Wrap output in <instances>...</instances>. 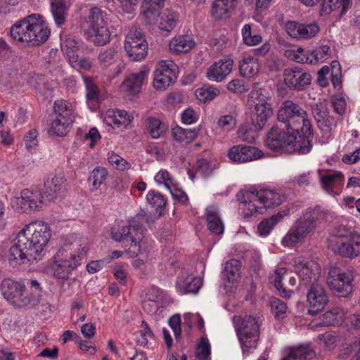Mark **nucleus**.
<instances>
[{
	"label": "nucleus",
	"instance_id": "nucleus-27",
	"mask_svg": "<svg viewBox=\"0 0 360 360\" xmlns=\"http://www.w3.org/2000/svg\"><path fill=\"white\" fill-rule=\"evenodd\" d=\"M60 38L61 50L67 56L69 63L73 64L77 62V54L76 52L78 49V42L75 36L63 32L60 34Z\"/></svg>",
	"mask_w": 360,
	"mask_h": 360
},
{
	"label": "nucleus",
	"instance_id": "nucleus-59",
	"mask_svg": "<svg viewBox=\"0 0 360 360\" xmlns=\"http://www.w3.org/2000/svg\"><path fill=\"white\" fill-rule=\"evenodd\" d=\"M217 124L224 131H229L236 126V120L232 115H224L219 119Z\"/></svg>",
	"mask_w": 360,
	"mask_h": 360
},
{
	"label": "nucleus",
	"instance_id": "nucleus-40",
	"mask_svg": "<svg viewBox=\"0 0 360 360\" xmlns=\"http://www.w3.org/2000/svg\"><path fill=\"white\" fill-rule=\"evenodd\" d=\"M354 233H358L356 231H352L350 229L345 226H339L336 227L333 231V233L328 240V248L330 249L335 247V245H338L339 242L340 243L344 241Z\"/></svg>",
	"mask_w": 360,
	"mask_h": 360
},
{
	"label": "nucleus",
	"instance_id": "nucleus-55",
	"mask_svg": "<svg viewBox=\"0 0 360 360\" xmlns=\"http://www.w3.org/2000/svg\"><path fill=\"white\" fill-rule=\"evenodd\" d=\"M211 348L207 338L202 337L197 346L195 351L196 358L199 360H210Z\"/></svg>",
	"mask_w": 360,
	"mask_h": 360
},
{
	"label": "nucleus",
	"instance_id": "nucleus-22",
	"mask_svg": "<svg viewBox=\"0 0 360 360\" xmlns=\"http://www.w3.org/2000/svg\"><path fill=\"white\" fill-rule=\"evenodd\" d=\"M148 75L149 71L146 68H141L138 72L129 75L122 82L121 90L128 95L139 94L142 85L147 81Z\"/></svg>",
	"mask_w": 360,
	"mask_h": 360
},
{
	"label": "nucleus",
	"instance_id": "nucleus-6",
	"mask_svg": "<svg viewBox=\"0 0 360 360\" xmlns=\"http://www.w3.org/2000/svg\"><path fill=\"white\" fill-rule=\"evenodd\" d=\"M154 221L155 218L151 213L144 210H140L136 215L129 221L128 226H123L120 230L112 232V238L115 241L130 240L131 244L128 253L131 257L137 256L141 251L140 242L144 235L143 223L145 222L150 226Z\"/></svg>",
	"mask_w": 360,
	"mask_h": 360
},
{
	"label": "nucleus",
	"instance_id": "nucleus-60",
	"mask_svg": "<svg viewBox=\"0 0 360 360\" xmlns=\"http://www.w3.org/2000/svg\"><path fill=\"white\" fill-rule=\"evenodd\" d=\"M311 178L309 172L299 174L289 181V184L294 187L305 188L311 184Z\"/></svg>",
	"mask_w": 360,
	"mask_h": 360
},
{
	"label": "nucleus",
	"instance_id": "nucleus-1",
	"mask_svg": "<svg viewBox=\"0 0 360 360\" xmlns=\"http://www.w3.org/2000/svg\"><path fill=\"white\" fill-rule=\"evenodd\" d=\"M278 120L284 124L283 128L271 127L265 141L267 148L281 153H308L312 148L313 134L306 111L286 101L278 112Z\"/></svg>",
	"mask_w": 360,
	"mask_h": 360
},
{
	"label": "nucleus",
	"instance_id": "nucleus-42",
	"mask_svg": "<svg viewBox=\"0 0 360 360\" xmlns=\"http://www.w3.org/2000/svg\"><path fill=\"white\" fill-rule=\"evenodd\" d=\"M344 318V311L339 307H335L322 315L321 323L324 326H338L342 323Z\"/></svg>",
	"mask_w": 360,
	"mask_h": 360
},
{
	"label": "nucleus",
	"instance_id": "nucleus-49",
	"mask_svg": "<svg viewBox=\"0 0 360 360\" xmlns=\"http://www.w3.org/2000/svg\"><path fill=\"white\" fill-rule=\"evenodd\" d=\"M283 218V215L278 213L270 218L262 220L257 226L258 232L261 236L268 235L274 226Z\"/></svg>",
	"mask_w": 360,
	"mask_h": 360
},
{
	"label": "nucleus",
	"instance_id": "nucleus-43",
	"mask_svg": "<svg viewBox=\"0 0 360 360\" xmlns=\"http://www.w3.org/2000/svg\"><path fill=\"white\" fill-rule=\"evenodd\" d=\"M177 14L170 10H165L160 15L159 28L167 32H171L176 25Z\"/></svg>",
	"mask_w": 360,
	"mask_h": 360
},
{
	"label": "nucleus",
	"instance_id": "nucleus-14",
	"mask_svg": "<svg viewBox=\"0 0 360 360\" xmlns=\"http://www.w3.org/2000/svg\"><path fill=\"white\" fill-rule=\"evenodd\" d=\"M316 229V226L304 214L302 217L295 221L283 238L281 243L285 247H292L314 233Z\"/></svg>",
	"mask_w": 360,
	"mask_h": 360
},
{
	"label": "nucleus",
	"instance_id": "nucleus-15",
	"mask_svg": "<svg viewBox=\"0 0 360 360\" xmlns=\"http://www.w3.org/2000/svg\"><path fill=\"white\" fill-rule=\"evenodd\" d=\"M353 276L349 273L342 272L336 266L329 269L327 284L329 288L340 294L341 297H347L352 292Z\"/></svg>",
	"mask_w": 360,
	"mask_h": 360
},
{
	"label": "nucleus",
	"instance_id": "nucleus-33",
	"mask_svg": "<svg viewBox=\"0 0 360 360\" xmlns=\"http://www.w3.org/2000/svg\"><path fill=\"white\" fill-rule=\"evenodd\" d=\"M206 219L207 228L212 233L217 235L223 233L224 227L217 208L214 207L207 208Z\"/></svg>",
	"mask_w": 360,
	"mask_h": 360
},
{
	"label": "nucleus",
	"instance_id": "nucleus-23",
	"mask_svg": "<svg viewBox=\"0 0 360 360\" xmlns=\"http://www.w3.org/2000/svg\"><path fill=\"white\" fill-rule=\"evenodd\" d=\"M330 249L335 253L347 258L356 257L360 255V234L354 233Z\"/></svg>",
	"mask_w": 360,
	"mask_h": 360
},
{
	"label": "nucleus",
	"instance_id": "nucleus-45",
	"mask_svg": "<svg viewBox=\"0 0 360 360\" xmlns=\"http://www.w3.org/2000/svg\"><path fill=\"white\" fill-rule=\"evenodd\" d=\"M51 11L56 25H61L65 21L67 7L63 0H52Z\"/></svg>",
	"mask_w": 360,
	"mask_h": 360
},
{
	"label": "nucleus",
	"instance_id": "nucleus-4",
	"mask_svg": "<svg viewBox=\"0 0 360 360\" xmlns=\"http://www.w3.org/2000/svg\"><path fill=\"white\" fill-rule=\"evenodd\" d=\"M236 196L241 214L245 219L255 213L264 214L267 209L281 205L285 199L281 192L270 189L240 191Z\"/></svg>",
	"mask_w": 360,
	"mask_h": 360
},
{
	"label": "nucleus",
	"instance_id": "nucleus-48",
	"mask_svg": "<svg viewBox=\"0 0 360 360\" xmlns=\"http://www.w3.org/2000/svg\"><path fill=\"white\" fill-rule=\"evenodd\" d=\"M224 276L229 283H234L240 276V262L237 259H231L226 262L224 271Z\"/></svg>",
	"mask_w": 360,
	"mask_h": 360
},
{
	"label": "nucleus",
	"instance_id": "nucleus-57",
	"mask_svg": "<svg viewBox=\"0 0 360 360\" xmlns=\"http://www.w3.org/2000/svg\"><path fill=\"white\" fill-rule=\"evenodd\" d=\"M108 159L110 165L115 166L120 170L124 171L130 168V164L114 152L108 153Z\"/></svg>",
	"mask_w": 360,
	"mask_h": 360
},
{
	"label": "nucleus",
	"instance_id": "nucleus-35",
	"mask_svg": "<svg viewBox=\"0 0 360 360\" xmlns=\"http://www.w3.org/2000/svg\"><path fill=\"white\" fill-rule=\"evenodd\" d=\"M350 4V0H323L321 15H327L333 11L340 10V15H342L346 13Z\"/></svg>",
	"mask_w": 360,
	"mask_h": 360
},
{
	"label": "nucleus",
	"instance_id": "nucleus-30",
	"mask_svg": "<svg viewBox=\"0 0 360 360\" xmlns=\"http://www.w3.org/2000/svg\"><path fill=\"white\" fill-rule=\"evenodd\" d=\"M202 279L191 276H181L176 281V290L180 294L196 293L202 285Z\"/></svg>",
	"mask_w": 360,
	"mask_h": 360
},
{
	"label": "nucleus",
	"instance_id": "nucleus-32",
	"mask_svg": "<svg viewBox=\"0 0 360 360\" xmlns=\"http://www.w3.org/2000/svg\"><path fill=\"white\" fill-rule=\"evenodd\" d=\"M106 124L117 127H126L131 123L130 115L123 110H108L105 117Z\"/></svg>",
	"mask_w": 360,
	"mask_h": 360
},
{
	"label": "nucleus",
	"instance_id": "nucleus-51",
	"mask_svg": "<svg viewBox=\"0 0 360 360\" xmlns=\"http://www.w3.org/2000/svg\"><path fill=\"white\" fill-rule=\"evenodd\" d=\"M241 34L244 44L249 46L257 45L262 41L260 35H252V27L249 24H245L243 27Z\"/></svg>",
	"mask_w": 360,
	"mask_h": 360
},
{
	"label": "nucleus",
	"instance_id": "nucleus-8",
	"mask_svg": "<svg viewBox=\"0 0 360 360\" xmlns=\"http://www.w3.org/2000/svg\"><path fill=\"white\" fill-rule=\"evenodd\" d=\"M249 98L255 103L252 124L256 129H262L274 115V110L269 103V94L266 89L255 84L249 94Z\"/></svg>",
	"mask_w": 360,
	"mask_h": 360
},
{
	"label": "nucleus",
	"instance_id": "nucleus-41",
	"mask_svg": "<svg viewBox=\"0 0 360 360\" xmlns=\"http://www.w3.org/2000/svg\"><path fill=\"white\" fill-rule=\"evenodd\" d=\"M198 129H183L176 127L172 129L174 139L181 145H186L193 141L198 135Z\"/></svg>",
	"mask_w": 360,
	"mask_h": 360
},
{
	"label": "nucleus",
	"instance_id": "nucleus-62",
	"mask_svg": "<svg viewBox=\"0 0 360 360\" xmlns=\"http://www.w3.org/2000/svg\"><path fill=\"white\" fill-rule=\"evenodd\" d=\"M38 132L36 129H32L26 133L25 136V143L28 150H32L38 145Z\"/></svg>",
	"mask_w": 360,
	"mask_h": 360
},
{
	"label": "nucleus",
	"instance_id": "nucleus-20",
	"mask_svg": "<svg viewBox=\"0 0 360 360\" xmlns=\"http://www.w3.org/2000/svg\"><path fill=\"white\" fill-rule=\"evenodd\" d=\"M262 150L253 146L236 145L231 147L227 153L229 159L234 162L243 163L257 160L263 156Z\"/></svg>",
	"mask_w": 360,
	"mask_h": 360
},
{
	"label": "nucleus",
	"instance_id": "nucleus-7",
	"mask_svg": "<svg viewBox=\"0 0 360 360\" xmlns=\"http://www.w3.org/2000/svg\"><path fill=\"white\" fill-rule=\"evenodd\" d=\"M262 321V317L259 316L238 315L233 316V321L235 329L244 352L248 349L257 347Z\"/></svg>",
	"mask_w": 360,
	"mask_h": 360
},
{
	"label": "nucleus",
	"instance_id": "nucleus-16",
	"mask_svg": "<svg viewBox=\"0 0 360 360\" xmlns=\"http://www.w3.org/2000/svg\"><path fill=\"white\" fill-rule=\"evenodd\" d=\"M176 79V65L172 61H161L154 74L153 86L158 90L165 89Z\"/></svg>",
	"mask_w": 360,
	"mask_h": 360
},
{
	"label": "nucleus",
	"instance_id": "nucleus-13",
	"mask_svg": "<svg viewBox=\"0 0 360 360\" xmlns=\"http://www.w3.org/2000/svg\"><path fill=\"white\" fill-rule=\"evenodd\" d=\"M124 49L131 60L139 61L146 58L148 43L140 30L134 27L129 30L125 38Z\"/></svg>",
	"mask_w": 360,
	"mask_h": 360
},
{
	"label": "nucleus",
	"instance_id": "nucleus-34",
	"mask_svg": "<svg viewBox=\"0 0 360 360\" xmlns=\"http://www.w3.org/2000/svg\"><path fill=\"white\" fill-rule=\"evenodd\" d=\"M120 58L119 52L115 47L102 49L97 56L98 63L102 68H108L115 64Z\"/></svg>",
	"mask_w": 360,
	"mask_h": 360
},
{
	"label": "nucleus",
	"instance_id": "nucleus-25",
	"mask_svg": "<svg viewBox=\"0 0 360 360\" xmlns=\"http://www.w3.org/2000/svg\"><path fill=\"white\" fill-rule=\"evenodd\" d=\"M237 0H215L211 8V16L215 20L227 19L236 6Z\"/></svg>",
	"mask_w": 360,
	"mask_h": 360
},
{
	"label": "nucleus",
	"instance_id": "nucleus-64",
	"mask_svg": "<svg viewBox=\"0 0 360 360\" xmlns=\"http://www.w3.org/2000/svg\"><path fill=\"white\" fill-rule=\"evenodd\" d=\"M316 122L321 129L326 132L331 131L336 125L335 119L328 114Z\"/></svg>",
	"mask_w": 360,
	"mask_h": 360
},
{
	"label": "nucleus",
	"instance_id": "nucleus-61",
	"mask_svg": "<svg viewBox=\"0 0 360 360\" xmlns=\"http://www.w3.org/2000/svg\"><path fill=\"white\" fill-rule=\"evenodd\" d=\"M331 82L335 88H340L342 86L341 68L340 63L337 61L332 63Z\"/></svg>",
	"mask_w": 360,
	"mask_h": 360
},
{
	"label": "nucleus",
	"instance_id": "nucleus-11",
	"mask_svg": "<svg viewBox=\"0 0 360 360\" xmlns=\"http://www.w3.org/2000/svg\"><path fill=\"white\" fill-rule=\"evenodd\" d=\"M20 231H25L28 245L35 257L37 258L41 256L51 236L49 224L42 221H34L27 224Z\"/></svg>",
	"mask_w": 360,
	"mask_h": 360
},
{
	"label": "nucleus",
	"instance_id": "nucleus-28",
	"mask_svg": "<svg viewBox=\"0 0 360 360\" xmlns=\"http://www.w3.org/2000/svg\"><path fill=\"white\" fill-rule=\"evenodd\" d=\"M318 174L322 188L328 193H332L335 188L343 184L344 175L340 171H333L322 174L321 171L319 170Z\"/></svg>",
	"mask_w": 360,
	"mask_h": 360
},
{
	"label": "nucleus",
	"instance_id": "nucleus-5",
	"mask_svg": "<svg viewBox=\"0 0 360 360\" xmlns=\"http://www.w3.org/2000/svg\"><path fill=\"white\" fill-rule=\"evenodd\" d=\"M11 37L29 46H39L50 36V30L41 15L32 14L16 22L10 30Z\"/></svg>",
	"mask_w": 360,
	"mask_h": 360
},
{
	"label": "nucleus",
	"instance_id": "nucleus-3",
	"mask_svg": "<svg viewBox=\"0 0 360 360\" xmlns=\"http://www.w3.org/2000/svg\"><path fill=\"white\" fill-rule=\"evenodd\" d=\"M0 290L10 304L19 308L36 305L42 292L40 283L37 280L30 279L18 281L4 278L1 283Z\"/></svg>",
	"mask_w": 360,
	"mask_h": 360
},
{
	"label": "nucleus",
	"instance_id": "nucleus-37",
	"mask_svg": "<svg viewBox=\"0 0 360 360\" xmlns=\"http://www.w3.org/2000/svg\"><path fill=\"white\" fill-rule=\"evenodd\" d=\"M315 352L308 345H301L291 348L288 355L284 360H308L315 356Z\"/></svg>",
	"mask_w": 360,
	"mask_h": 360
},
{
	"label": "nucleus",
	"instance_id": "nucleus-10",
	"mask_svg": "<svg viewBox=\"0 0 360 360\" xmlns=\"http://www.w3.org/2000/svg\"><path fill=\"white\" fill-rule=\"evenodd\" d=\"M75 105L64 99L56 100L53 104L55 119L49 129V134L57 136H65L75 119Z\"/></svg>",
	"mask_w": 360,
	"mask_h": 360
},
{
	"label": "nucleus",
	"instance_id": "nucleus-21",
	"mask_svg": "<svg viewBox=\"0 0 360 360\" xmlns=\"http://www.w3.org/2000/svg\"><path fill=\"white\" fill-rule=\"evenodd\" d=\"M285 31L292 38L307 39L314 37L320 30L317 23L302 24L296 21H289L285 24Z\"/></svg>",
	"mask_w": 360,
	"mask_h": 360
},
{
	"label": "nucleus",
	"instance_id": "nucleus-54",
	"mask_svg": "<svg viewBox=\"0 0 360 360\" xmlns=\"http://www.w3.org/2000/svg\"><path fill=\"white\" fill-rule=\"evenodd\" d=\"M304 214L317 226L318 223L326 219L329 212L320 206H316L307 211Z\"/></svg>",
	"mask_w": 360,
	"mask_h": 360
},
{
	"label": "nucleus",
	"instance_id": "nucleus-17",
	"mask_svg": "<svg viewBox=\"0 0 360 360\" xmlns=\"http://www.w3.org/2000/svg\"><path fill=\"white\" fill-rule=\"evenodd\" d=\"M295 271L298 275L301 283L307 287L319 283L321 267L314 261L298 262L295 265Z\"/></svg>",
	"mask_w": 360,
	"mask_h": 360
},
{
	"label": "nucleus",
	"instance_id": "nucleus-50",
	"mask_svg": "<svg viewBox=\"0 0 360 360\" xmlns=\"http://www.w3.org/2000/svg\"><path fill=\"white\" fill-rule=\"evenodd\" d=\"M260 129H256L255 127L248 125L241 126L238 131V136L243 141L253 143L258 137V131Z\"/></svg>",
	"mask_w": 360,
	"mask_h": 360
},
{
	"label": "nucleus",
	"instance_id": "nucleus-63",
	"mask_svg": "<svg viewBox=\"0 0 360 360\" xmlns=\"http://www.w3.org/2000/svg\"><path fill=\"white\" fill-rule=\"evenodd\" d=\"M229 90L233 93H243L248 90V86L244 80L240 79H234L231 80L227 85Z\"/></svg>",
	"mask_w": 360,
	"mask_h": 360
},
{
	"label": "nucleus",
	"instance_id": "nucleus-47",
	"mask_svg": "<svg viewBox=\"0 0 360 360\" xmlns=\"http://www.w3.org/2000/svg\"><path fill=\"white\" fill-rule=\"evenodd\" d=\"M217 167L218 162L216 160L201 158L196 162L195 171L202 176L207 177L211 175Z\"/></svg>",
	"mask_w": 360,
	"mask_h": 360
},
{
	"label": "nucleus",
	"instance_id": "nucleus-12",
	"mask_svg": "<svg viewBox=\"0 0 360 360\" xmlns=\"http://www.w3.org/2000/svg\"><path fill=\"white\" fill-rule=\"evenodd\" d=\"M25 231H20L4 257L9 265L12 267H17L26 262L37 258L32 251V248L28 245V240L24 235Z\"/></svg>",
	"mask_w": 360,
	"mask_h": 360
},
{
	"label": "nucleus",
	"instance_id": "nucleus-52",
	"mask_svg": "<svg viewBox=\"0 0 360 360\" xmlns=\"http://www.w3.org/2000/svg\"><path fill=\"white\" fill-rule=\"evenodd\" d=\"M147 202L155 207L157 211L163 208L167 202L166 198L158 191L150 190L146 195Z\"/></svg>",
	"mask_w": 360,
	"mask_h": 360
},
{
	"label": "nucleus",
	"instance_id": "nucleus-53",
	"mask_svg": "<svg viewBox=\"0 0 360 360\" xmlns=\"http://www.w3.org/2000/svg\"><path fill=\"white\" fill-rule=\"evenodd\" d=\"M219 94V89L212 86L199 88L195 91L197 99L204 103L213 100Z\"/></svg>",
	"mask_w": 360,
	"mask_h": 360
},
{
	"label": "nucleus",
	"instance_id": "nucleus-56",
	"mask_svg": "<svg viewBox=\"0 0 360 360\" xmlns=\"http://www.w3.org/2000/svg\"><path fill=\"white\" fill-rule=\"evenodd\" d=\"M270 306L271 311L276 319H283L285 317L287 311V305L283 301L278 298H272L270 300Z\"/></svg>",
	"mask_w": 360,
	"mask_h": 360
},
{
	"label": "nucleus",
	"instance_id": "nucleus-31",
	"mask_svg": "<svg viewBox=\"0 0 360 360\" xmlns=\"http://www.w3.org/2000/svg\"><path fill=\"white\" fill-rule=\"evenodd\" d=\"M330 48L327 45H323L312 51L308 57L295 56V58L297 63L313 64L323 62L330 57Z\"/></svg>",
	"mask_w": 360,
	"mask_h": 360
},
{
	"label": "nucleus",
	"instance_id": "nucleus-39",
	"mask_svg": "<svg viewBox=\"0 0 360 360\" xmlns=\"http://www.w3.org/2000/svg\"><path fill=\"white\" fill-rule=\"evenodd\" d=\"M239 70L243 77H251L259 72V64L254 57H245L240 61Z\"/></svg>",
	"mask_w": 360,
	"mask_h": 360
},
{
	"label": "nucleus",
	"instance_id": "nucleus-2",
	"mask_svg": "<svg viewBox=\"0 0 360 360\" xmlns=\"http://www.w3.org/2000/svg\"><path fill=\"white\" fill-rule=\"evenodd\" d=\"M87 250L86 243L76 235H72L53 257L51 266L53 276L58 279L68 280L72 271L81 265Z\"/></svg>",
	"mask_w": 360,
	"mask_h": 360
},
{
	"label": "nucleus",
	"instance_id": "nucleus-26",
	"mask_svg": "<svg viewBox=\"0 0 360 360\" xmlns=\"http://www.w3.org/2000/svg\"><path fill=\"white\" fill-rule=\"evenodd\" d=\"M64 176L61 173L54 175L44 182V195L48 200H53L60 195L64 188Z\"/></svg>",
	"mask_w": 360,
	"mask_h": 360
},
{
	"label": "nucleus",
	"instance_id": "nucleus-24",
	"mask_svg": "<svg viewBox=\"0 0 360 360\" xmlns=\"http://www.w3.org/2000/svg\"><path fill=\"white\" fill-rule=\"evenodd\" d=\"M233 61L231 58H223L215 62L207 71V79L212 82L223 81L231 72Z\"/></svg>",
	"mask_w": 360,
	"mask_h": 360
},
{
	"label": "nucleus",
	"instance_id": "nucleus-18",
	"mask_svg": "<svg viewBox=\"0 0 360 360\" xmlns=\"http://www.w3.org/2000/svg\"><path fill=\"white\" fill-rule=\"evenodd\" d=\"M285 84L290 88L302 90L311 82V75L299 67L288 68L284 70Z\"/></svg>",
	"mask_w": 360,
	"mask_h": 360
},
{
	"label": "nucleus",
	"instance_id": "nucleus-58",
	"mask_svg": "<svg viewBox=\"0 0 360 360\" xmlns=\"http://www.w3.org/2000/svg\"><path fill=\"white\" fill-rule=\"evenodd\" d=\"M311 112L316 122L324 118L329 113L327 104L321 101L311 105Z\"/></svg>",
	"mask_w": 360,
	"mask_h": 360
},
{
	"label": "nucleus",
	"instance_id": "nucleus-29",
	"mask_svg": "<svg viewBox=\"0 0 360 360\" xmlns=\"http://www.w3.org/2000/svg\"><path fill=\"white\" fill-rule=\"evenodd\" d=\"M44 196L39 191H30L27 188L21 191V196L17 199L22 206H27L31 210H38L42 207Z\"/></svg>",
	"mask_w": 360,
	"mask_h": 360
},
{
	"label": "nucleus",
	"instance_id": "nucleus-46",
	"mask_svg": "<svg viewBox=\"0 0 360 360\" xmlns=\"http://www.w3.org/2000/svg\"><path fill=\"white\" fill-rule=\"evenodd\" d=\"M286 274L285 268L276 269L274 274L269 276L270 282L274 284L275 288L279 292L280 295L285 298H289L291 295V291H288L283 287L282 280Z\"/></svg>",
	"mask_w": 360,
	"mask_h": 360
},
{
	"label": "nucleus",
	"instance_id": "nucleus-19",
	"mask_svg": "<svg viewBox=\"0 0 360 360\" xmlns=\"http://www.w3.org/2000/svg\"><path fill=\"white\" fill-rule=\"evenodd\" d=\"M309 288L307 295L309 313L315 314L326 306L328 303V297L320 283L309 286Z\"/></svg>",
	"mask_w": 360,
	"mask_h": 360
},
{
	"label": "nucleus",
	"instance_id": "nucleus-36",
	"mask_svg": "<svg viewBox=\"0 0 360 360\" xmlns=\"http://www.w3.org/2000/svg\"><path fill=\"white\" fill-rule=\"evenodd\" d=\"M145 124L146 132L153 139L161 137L167 129V126L156 117H150L147 118Z\"/></svg>",
	"mask_w": 360,
	"mask_h": 360
},
{
	"label": "nucleus",
	"instance_id": "nucleus-44",
	"mask_svg": "<svg viewBox=\"0 0 360 360\" xmlns=\"http://www.w3.org/2000/svg\"><path fill=\"white\" fill-rule=\"evenodd\" d=\"M108 175L107 169L102 167H97L93 169L89 177L91 183V191H97L105 182Z\"/></svg>",
	"mask_w": 360,
	"mask_h": 360
},
{
	"label": "nucleus",
	"instance_id": "nucleus-9",
	"mask_svg": "<svg viewBox=\"0 0 360 360\" xmlns=\"http://www.w3.org/2000/svg\"><path fill=\"white\" fill-rule=\"evenodd\" d=\"M86 23L89 41L97 46H103L110 41V32L107 26L105 12L97 7L91 8Z\"/></svg>",
	"mask_w": 360,
	"mask_h": 360
},
{
	"label": "nucleus",
	"instance_id": "nucleus-38",
	"mask_svg": "<svg viewBox=\"0 0 360 360\" xmlns=\"http://www.w3.org/2000/svg\"><path fill=\"white\" fill-rule=\"evenodd\" d=\"M193 45L194 41L190 37L179 36L170 41L169 46L171 51L179 53L190 51Z\"/></svg>",
	"mask_w": 360,
	"mask_h": 360
}]
</instances>
